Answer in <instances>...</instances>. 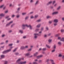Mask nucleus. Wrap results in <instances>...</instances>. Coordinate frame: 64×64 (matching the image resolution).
<instances>
[{
  "mask_svg": "<svg viewBox=\"0 0 64 64\" xmlns=\"http://www.w3.org/2000/svg\"><path fill=\"white\" fill-rule=\"evenodd\" d=\"M22 29H25V26H26L27 27H30V30H31V29H32V27L30 24L29 25H28L27 24H23L22 25Z\"/></svg>",
  "mask_w": 64,
  "mask_h": 64,
  "instance_id": "1",
  "label": "nucleus"
},
{
  "mask_svg": "<svg viewBox=\"0 0 64 64\" xmlns=\"http://www.w3.org/2000/svg\"><path fill=\"white\" fill-rule=\"evenodd\" d=\"M21 60V58L19 59L16 61V63L18 64H23L22 62L20 61Z\"/></svg>",
  "mask_w": 64,
  "mask_h": 64,
  "instance_id": "2",
  "label": "nucleus"
},
{
  "mask_svg": "<svg viewBox=\"0 0 64 64\" xmlns=\"http://www.w3.org/2000/svg\"><path fill=\"white\" fill-rule=\"evenodd\" d=\"M11 49H10L8 50H6L5 51L3 52H2V53L3 54H5V53H8V52H10V51H11Z\"/></svg>",
  "mask_w": 64,
  "mask_h": 64,
  "instance_id": "3",
  "label": "nucleus"
},
{
  "mask_svg": "<svg viewBox=\"0 0 64 64\" xmlns=\"http://www.w3.org/2000/svg\"><path fill=\"white\" fill-rule=\"evenodd\" d=\"M34 39H36L37 38V36H38V34H34Z\"/></svg>",
  "mask_w": 64,
  "mask_h": 64,
  "instance_id": "4",
  "label": "nucleus"
},
{
  "mask_svg": "<svg viewBox=\"0 0 64 64\" xmlns=\"http://www.w3.org/2000/svg\"><path fill=\"white\" fill-rule=\"evenodd\" d=\"M50 61L51 62V63H52V64H55V63L54 62V60H50Z\"/></svg>",
  "mask_w": 64,
  "mask_h": 64,
  "instance_id": "5",
  "label": "nucleus"
},
{
  "mask_svg": "<svg viewBox=\"0 0 64 64\" xmlns=\"http://www.w3.org/2000/svg\"><path fill=\"white\" fill-rule=\"evenodd\" d=\"M13 23V21L10 22L9 23L6 24V26H9V25H10L11 23Z\"/></svg>",
  "mask_w": 64,
  "mask_h": 64,
  "instance_id": "6",
  "label": "nucleus"
},
{
  "mask_svg": "<svg viewBox=\"0 0 64 64\" xmlns=\"http://www.w3.org/2000/svg\"><path fill=\"white\" fill-rule=\"evenodd\" d=\"M54 22L55 23H57L58 22V20L57 19H55L54 20Z\"/></svg>",
  "mask_w": 64,
  "mask_h": 64,
  "instance_id": "7",
  "label": "nucleus"
},
{
  "mask_svg": "<svg viewBox=\"0 0 64 64\" xmlns=\"http://www.w3.org/2000/svg\"><path fill=\"white\" fill-rule=\"evenodd\" d=\"M58 12H53L52 14V15H55V14H58Z\"/></svg>",
  "mask_w": 64,
  "mask_h": 64,
  "instance_id": "8",
  "label": "nucleus"
},
{
  "mask_svg": "<svg viewBox=\"0 0 64 64\" xmlns=\"http://www.w3.org/2000/svg\"><path fill=\"white\" fill-rule=\"evenodd\" d=\"M5 16V14H3V13H2L0 14V16H1L2 17H3Z\"/></svg>",
  "mask_w": 64,
  "mask_h": 64,
  "instance_id": "9",
  "label": "nucleus"
},
{
  "mask_svg": "<svg viewBox=\"0 0 64 64\" xmlns=\"http://www.w3.org/2000/svg\"><path fill=\"white\" fill-rule=\"evenodd\" d=\"M38 54V52H36V53H34V56H36V55Z\"/></svg>",
  "mask_w": 64,
  "mask_h": 64,
  "instance_id": "10",
  "label": "nucleus"
},
{
  "mask_svg": "<svg viewBox=\"0 0 64 64\" xmlns=\"http://www.w3.org/2000/svg\"><path fill=\"white\" fill-rule=\"evenodd\" d=\"M5 57V56L4 55H2L1 56V59H3V58H4Z\"/></svg>",
  "mask_w": 64,
  "mask_h": 64,
  "instance_id": "11",
  "label": "nucleus"
},
{
  "mask_svg": "<svg viewBox=\"0 0 64 64\" xmlns=\"http://www.w3.org/2000/svg\"><path fill=\"white\" fill-rule=\"evenodd\" d=\"M38 62L39 63H42V60H40L38 61Z\"/></svg>",
  "mask_w": 64,
  "mask_h": 64,
  "instance_id": "12",
  "label": "nucleus"
},
{
  "mask_svg": "<svg viewBox=\"0 0 64 64\" xmlns=\"http://www.w3.org/2000/svg\"><path fill=\"white\" fill-rule=\"evenodd\" d=\"M38 2H39V1L37 0V1H36L35 4V5H37V4H38Z\"/></svg>",
  "mask_w": 64,
  "mask_h": 64,
  "instance_id": "13",
  "label": "nucleus"
},
{
  "mask_svg": "<svg viewBox=\"0 0 64 64\" xmlns=\"http://www.w3.org/2000/svg\"><path fill=\"white\" fill-rule=\"evenodd\" d=\"M25 55H26V56H29V55H30V52H28V53H27Z\"/></svg>",
  "mask_w": 64,
  "mask_h": 64,
  "instance_id": "14",
  "label": "nucleus"
},
{
  "mask_svg": "<svg viewBox=\"0 0 64 64\" xmlns=\"http://www.w3.org/2000/svg\"><path fill=\"white\" fill-rule=\"evenodd\" d=\"M46 18L47 19H49V18H51V16H46Z\"/></svg>",
  "mask_w": 64,
  "mask_h": 64,
  "instance_id": "15",
  "label": "nucleus"
},
{
  "mask_svg": "<svg viewBox=\"0 0 64 64\" xmlns=\"http://www.w3.org/2000/svg\"><path fill=\"white\" fill-rule=\"evenodd\" d=\"M22 50H23V49H25V47L24 46H22L20 48Z\"/></svg>",
  "mask_w": 64,
  "mask_h": 64,
  "instance_id": "16",
  "label": "nucleus"
},
{
  "mask_svg": "<svg viewBox=\"0 0 64 64\" xmlns=\"http://www.w3.org/2000/svg\"><path fill=\"white\" fill-rule=\"evenodd\" d=\"M46 46L47 47V48H50V46H49L47 44L46 45Z\"/></svg>",
  "mask_w": 64,
  "mask_h": 64,
  "instance_id": "17",
  "label": "nucleus"
},
{
  "mask_svg": "<svg viewBox=\"0 0 64 64\" xmlns=\"http://www.w3.org/2000/svg\"><path fill=\"white\" fill-rule=\"evenodd\" d=\"M52 3V2L50 1L47 4V5H49V4H51Z\"/></svg>",
  "mask_w": 64,
  "mask_h": 64,
  "instance_id": "18",
  "label": "nucleus"
},
{
  "mask_svg": "<svg viewBox=\"0 0 64 64\" xmlns=\"http://www.w3.org/2000/svg\"><path fill=\"white\" fill-rule=\"evenodd\" d=\"M20 17V15L19 14H18L16 16V17L17 18H19Z\"/></svg>",
  "mask_w": 64,
  "mask_h": 64,
  "instance_id": "19",
  "label": "nucleus"
},
{
  "mask_svg": "<svg viewBox=\"0 0 64 64\" xmlns=\"http://www.w3.org/2000/svg\"><path fill=\"white\" fill-rule=\"evenodd\" d=\"M60 41H64V38H62L60 40Z\"/></svg>",
  "mask_w": 64,
  "mask_h": 64,
  "instance_id": "20",
  "label": "nucleus"
},
{
  "mask_svg": "<svg viewBox=\"0 0 64 64\" xmlns=\"http://www.w3.org/2000/svg\"><path fill=\"white\" fill-rule=\"evenodd\" d=\"M41 26V24H39L37 26V27H40Z\"/></svg>",
  "mask_w": 64,
  "mask_h": 64,
  "instance_id": "21",
  "label": "nucleus"
},
{
  "mask_svg": "<svg viewBox=\"0 0 64 64\" xmlns=\"http://www.w3.org/2000/svg\"><path fill=\"white\" fill-rule=\"evenodd\" d=\"M38 17V15H36L34 17L35 18H37Z\"/></svg>",
  "mask_w": 64,
  "mask_h": 64,
  "instance_id": "22",
  "label": "nucleus"
},
{
  "mask_svg": "<svg viewBox=\"0 0 64 64\" xmlns=\"http://www.w3.org/2000/svg\"><path fill=\"white\" fill-rule=\"evenodd\" d=\"M58 40H61V38L60 37H58Z\"/></svg>",
  "mask_w": 64,
  "mask_h": 64,
  "instance_id": "23",
  "label": "nucleus"
},
{
  "mask_svg": "<svg viewBox=\"0 0 64 64\" xmlns=\"http://www.w3.org/2000/svg\"><path fill=\"white\" fill-rule=\"evenodd\" d=\"M19 31L20 32V33H23V31L21 30H19Z\"/></svg>",
  "mask_w": 64,
  "mask_h": 64,
  "instance_id": "24",
  "label": "nucleus"
},
{
  "mask_svg": "<svg viewBox=\"0 0 64 64\" xmlns=\"http://www.w3.org/2000/svg\"><path fill=\"white\" fill-rule=\"evenodd\" d=\"M39 29H36L35 31L36 32H37L38 31V30H39Z\"/></svg>",
  "mask_w": 64,
  "mask_h": 64,
  "instance_id": "25",
  "label": "nucleus"
},
{
  "mask_svg": "<svg viewBox=\"0 0 64 64\" xmlns=\"http://www.w3.org/2000/svg\"><path fill=\"white\" fill-rule=\"evenodd\" d=\"M4 5H2L0 6V8H3V7H4Z\"/></svg>",
  "mask_w": 64,
  "mask_h": 64,
  "instance_id": "26",
  "label": "nucleus"
},
{
  "mask_svg": "<svg viewBox=\"0 0 64 64\" xmlns=\"http://www.w3.org/2000/svg\"><path fill=\"white\" fill-rule=\"evenodd\" d=\"M26 64V61L22 62V64Z\"/></svg>",
  "mask_w": 64,
  "mask_h": 64,
  "instance_id": "27",
  "label": "nucleus"
},
{
  "mask_svg": "<svg viewBox=\"0 0 64 64\" xmlns=\"http://www.w3.org/2000/svg\"><path fill=\"white\" fill-rule=\"evenodd\" d=\"M57 22H55L54 23V26H56V25H57Z\"/></svg>",
  "mask_w": 64,
  "mask_h": 64,
  "instance_id": "28",
  "label": "nucleus"
},
{
  "mask_svg": "<svg viewBox=\"0 0 64 64\" xmlns=\"http://www.w3.org/2000/svg\"><path fill=\"white\" fill-rule=\"evenodd\" d=\"M61 32L63 33L64 32V30L63 29H62L61 30Z\"/></svg>",
  "mask_w": 64,
  "mask_h": 64,
  "instance_id": "29",
  "label": "nucleus"
},
{
  "mask_svg": "<svg viewBox=\"0 0 64 64\" xmlns=\"http://www.w3.org/2000/svg\"><path fill=\"white\" fill-rule=\"evenodd\" d=\"M33 64H38V63L37 62H33Z\"/></svg>",
  "mask_w": 64,
  "mask_h": 64,
  "instance_id": "30",
  "label": "nucleus"
},
{
  "mask_svg": "<svg viewBox=\"0 0 64 64\" xmlns=\"http://www.w3.org/2000/svg\"><path fill=\"white\" fill-rule=\"evenodd\" d=\"M58 44L59 45H61V42H58Z\"/></svg>",
  "mask_w": 64,
  "mask_h": 64,
  "instance_id": "31",
  "label": "nucleus"
},
{
  "mask_svg": "<svg viewBox=\"0 0 64 64\" xmlns=\"http://www.w3.org/2000/svg\"><path fill=\"white\" fill-rule=\"evenodd\" d=\"M51 41H52V40L49 39L48 40V42L49 43H50V42H51Z\"/></svg>",
  "mask_w": 64,
  "mask_h": 64,
  "instance_id": "32",
  "label": "nucleus"
},
{
  "mask_svg": "<svg viewBox=\"0 0 64 64\" xmlns=\"http://www.w3.org/2000/svg\"><path fill=\"white\" fill-rule=\"evenodd\" d=\"M28 18H29V16H28L26 17L25 18V20H27V19H28Z\"/></svg>",
  "mask_w": 64,
  "mask_h": 64,
  "instance_id": "33",
  "label": "nucleus"
},
{
  "mask_svg": "<svg viewBox=\"0 0 64 64\" xmlns=\"http://www.w3.org/2000/svg\"><path fill=\"white\" fill-rule=\"evenodd\" d=\"M15 54L16 55H18L19 54V53L18 52H16L15 53Z\"/></svg>",
  "mask_w": 64,
  "mask_h": 64,
  "instance_id": "34",
  "label": "nucleus"
},
{
  "mask_svg": "<svg viewBox=\"0 0 64 64\" xmlns=\"http://www.w3.org/2000/svg\"><path fill=\"white\" fill-rule=\"evenodd\" d=\"M62 55L61 54H60L58 55V57H62Z\"/></svg>",
  "mask_w": 64,
  "mask_h": 64,
  "instance_id": "35",
  "label": "nucleus"
},
{
  "mask_svg": "<svg viewBox=\"0 0 64 64\" xmlns=\"http://www.w3.org/2000/svg\"><path fill=\"white\" fill-rule=\"evenodd\" d=\"M22 14L23 15H25L26 14V12H24L22 13Z\"/></svg>",
  "mask_w": 64,
  "mask_h": 64,
  "instance_id": "36",
  "label": "nucleus"
},
{
  "mask_svg": "<svg viewBox=\"0 0 64 64\" xmlns=\"http://www.w3.org/2000/svg\"><path fill=\"white\" fill-rule=\"evenodd\" d=\"M24 48H25H25H28V46H26L25 47H24Z\"/></svg>",
  "mask_w": 64,
  "mask_h": 64,
  "instance_id": "37",
  "label": "nucleus"
},
{
  "mask_svg": "<svg viewBox=\"0 0 64 64\" xmlns=\"http://www.w3.org/2000/svg\"><path fill=\"white\" fill-rule=\"evenodd\" d=\"M7 63H8V62H7V61H5L4 64H7Z\"/></svg>",
  "mask_w": 64,
  "mask_h": 64,
  "instance_id": "38",
  "label": "nucleus"
},
{
  "mask_svg": "<svg viewBox=\"0 0 64 64\" xmlns=\"http://www.w3.org/2000/svg\"><path fill=\"white\" fill-rule=\"evenodd\" d=\"M60 8H61V7L60 6H59L58 8H57V10H59L60 9Z\"/></svg>",
  "mask_w": 64,
  "mask_h": 64,
  "instance_id": "39",
  "label": "nucleus"
},
{
  "mask_svg": "<svg viewBox=\"0 0 64 64\" xmlns=\"http://www.w3.org/2000/svg\"><path fill=\"white\" fill-rule=\"evenodd\" d=\"M32 50V48H30L29 49H28V51H31V50Z\"/></svg>",
  "mask_w": 64,
  "mask_h": 64,
  "instance_id": "40",
  "label": "nucleus"
},
{
  "mask_svg": "<svg viewBox=\"0 0 64 64\" xmlns=\"http://www.w3.org/2000/svg\"><path fill=\"white\" fill-rule=\"evenodd\" d=\"M55 51V49H54V50H52V52H54Z\"/></svg>",
  "mask_w": 64,
  "mask_h": 64,
  "instance_id": "41",
  "label": "nucleus"
},
{
  "mask_svg": "<svg viewBox=\"0 0 64 64\" xmlns=\"http://www.w3.org/2000/svg\"><path fill=\"white\" fill-rule=\"evenodd\" d=\"M58 36H59V34H56V37H57Z\"/></svg>",
  "mask_w": 64,
  "mask_h": 64,
  "instance_id": "42",
  "label": "nucleus"
},
{
  "mask_svg": "<svg viewBox=\"0 0 64 64\" xmlns=\"http://www.w3.org/2000/svg\"><path fill=\"white\" fill-rule=\"evenodd\" d=\"M56 45H54V49H56Z\"/></svg>",
  "mask_w": 64,
  "mask_h": 64,
  "instance_id": "43",
  "label": "nucleus"
},
{
  "mask_svg": "<svg viewBox=\"0 0 64 64\" xmlns=\"http://www.w3.org/2000/svg\"><path fill=\"white\" fill-rule=\"evenodd\" d=\"M46 50V48H44L42 49V50H43V51H45V50Z\"/></svg>",
  "mask_w": 64,
  "mask_h": 64,
  "instance_id": "44",
  "label": "nucleus"
},
{
  "mask_svg": "<svg viewBox=\"0 0 64 64\" xmlns=\"http://www.w3.org/2000/svg\"><path fill=\"white\" fill-rule=\"evenodd\" d=\"M16 50H17V48L14 49V50L13 51V52H15V51H16Z\"/></svg>",
  "mask_w": 64,
  "mask_h": 64,
  "instance_id": "45",
  "label": "nucleus"
},
{
  "mask_svg": "<svg viewBox=\"0 0 64 64\" xmlns=\"http://www.w3.org/2000/svg\"><path fill=\"white\" fill-rule=\"evenodd\" d=\"M36 58H38V59H39V58H40V56H37L36 57Z\"/></svg>",
  "mask_w": 64,
  "mask_h": 64,
  "instance_id": "46",
  "label": "nucleus"
},
{
  "mask_svg": "<svg viewBox=\"0 0 64 64\" xmlns=\"http://www.w3.org/2000/svg\"><path fill=\"white\" fill-rule=\"evenodd\" d=\"M55 2H56V1L55 0H54L53 2V4H54V3H55Z\"/></svg>",
  "mask_w": 64,
  "mask_h": 64,
  "instance_id": "47",
  "label": "nucleus"
},
{
  "mask_svg": "<svg viewBox=\"0 0 64 64\" xmlns=\"http://www.w3.org/2000/svg\"><path fill=\"white\" fill-rule=\"evenodd\" d=\"M37 22H40L41 21V20H37Z\"/></svg>",
  "mask_w": 64,
  "mask_h": 64,
  "instance_id": "48",
  "label": "nucleus"
},
{
  "mask_svg": "<svg viewBox=\"0 0 64 64\" xmlns=\"http://www.w3.org/2000/svg\"><path fill=\"white\" fill-rule=\"evenodd\" d=\"M34 18V17H33V16H31L30 17V18H31V19H32V18Z\"/></svg>",
  "mask_w": 64,
  "mask_h": 64,
  "instance_id": "49",
  "label": "nucleus"
},
{
  "mask_svg": "<svg viewBox=\"0 0 64 64\" xmlns=\"http://www.w3.org/2000/svg\"><path fill=\"white\" fill-rule=\"evenodd\" d=\"M12 45H13V44H10L9 45V46H12Z\"/></svg>",
  "mask_w": 64,
  "mask_h": 64,
  "instance_id": "50",
  "label": "nucleus"
},
{
  "mask_svg": "<svg viewBox=\"0 0 64 64\" xmlns=\"http://www.w3.org/2000/svg\"><path fill=\"white\" fill-rule=\"evenodd\" d=\"M20 8H18V11H19L20 10Z\"/></svg>",
  "mask_w": 64,
  "mask_h": 64,
  "instance_id": "51",
  "label": "nucleus"
},
{
  "mask_svg": "<svg viewBox=\"0 0 64 64\" xmlns=\"http://www.w3.org/2000/svg\"><path fill=\"white\" fill-rule=\"evenodd\" d=\"M49 61V59H48L46 60V62H48V61Z\"/></svg>",
  "mask_w": 64,
  "mask_h": 64,
  "instance_id": "52",
  "label": "nucleus"
},
{
  "mask_svg": "<svg viewBox=\"0 0 64 64\" xmlns=\"http://www.w3.org/2000/svg\"><path fill=\"white\" fill-rule=\"evenodd\" d=\"M40 56V58L41 57H43L42 55H40V56Z\"/></svg>",
  "mask_w": 64,
  "mask_h": 64,
  "instance_id": "53",
  "label": "nucleus"
},
{
  "mask_svg": "<svg viewBox=\"0 0 64 64\" xmlns=\"http://www.w3.org/2000/svg\"><path fill=\"white\" fill-rule=\"evenodd\" d=\"M23 38L25 39V38H26V36H24L23 37Z\"/></svg>",
  "mask_w": 64,
  "mask_h": 64,
  "instance_id": "54",
  "label": "nucleus"
},
{
  "mask_svg": "<svg viewBox=\"0 0 64 64\" xmlns=\"http://www.w3.org/2000/svg\"><path fill=\"white\" fill-rule=\"evenodd\" d=\"M15 16V15H12V17H14Z\"/></svg>",
  "mask_w": 64,
  "mask_h": 64,
  "instance_id": "55",
  "label": "nucleus"
},
{
  "mask_svg": "<svg viewBox=\"0 0 64 64\" xmlns=\"http://www.w3.org/2000/svg\"><path fill=\"white\" fill-rule=\"evenodd\" d=\"M52 21H50L49 22V23L51 24L52 23Z\"/></svg>",
  "mask_w": 64,
  "mask_h": 64,
  "instance_id": "56",
  "label": "nucleus"
},
{
  "mask_svg": "<svg viewBox=\"0 0 64 64\" xmlns=\"http://www.w3.org/2000/svg\"><path fill=\"white\" fill-rule=\"evenodd\" d=\"M11 19V18H8V21L9 20H10Z\"/></svg>",
  "mask_w": 64,
  "mask_h": 64,
  "instance_id": "57",
  "label": "nucleus"
},
{
  "mask_svg": "<svg viewBox=\"0 0 64 64\" xmlns=\"http://www.w3.org/2000/svg\"><path fill=\"white\" fill-rule=\"evenodd\" d=\"M8 17H9V16H6V18H8Z\"/></svg>",
  "mask_w": 64,
  "mask_h": 64,
  "instance_id": "58",
  "label": "nucleus"
},
{
  "mask_svg": "<svg viewBox=\"0 0 64 64\" xmlns=\"http://www.w3.org/2000/svg\"><path fill=\"white\" fill-rule=\"evenodd\" d=\"M14 24H13L11 26V27H13V26H14Z\"/></svg>",
  "mask_w": 64,
  "mask_h": 64,
  "instance_id": "59",
  "label": "nucleus"
},
{
  "mask_svg": "<svg viewBox=\"0 0 64 64\" xmlns=\"http://www.w3.org/2000/svg\"><path fill=\"white\" fill-rule=\"evenodd\" d=\"M46 28L47 30H48V27H46Z\"/></svg>",
  "mask_w": 64,
  "mask_h": 64,
  "instance_id": "60",
  "label": "nucleus"
},
{
  "mask_svg": "<svg viewBox=\"0 0 64 64\" xmlns=\"http://www.w3.org/2000/svg\"><path fill=\"white\" fill-rule=\"evenodd\" d=\"M41 30H43V27H42L41 28Z\"/></svg>",
  "mask_w": 64,
  "mask_h": 64,
  "instance_id": "61",
  "label": "nucleus"
},
{
  "mask_svg": "<svg viewBox=\"0 0 64 64\" xmlns=\"http://www.w3.org/2000/svg\"><path fill=\"white\" fill-rule=\"evenodd\" d=\"M44 37H47V35L46 34L44 35Z\"/></svg>",
  "mask_w": 64,
  "mask_h": 64,
  "instance_id": "62",
  "label": "nucleus"
},
{
  "mask_svg": "<svg viewBox=\"0 0 64 64\" xmlns=\"http://www.w3.org/2000/svg\"><path fill=\"white\" fill-rule=\"evenodd\" d=\"M62 59H64V55L62 56Z\"/></svg>",
  "mask_w": 64,
  "mask_h": 64,
  "instance_id": "63",
  "label": "nucleus"
},
{
  "mask_svg": "<svg viewBox=\"0 0 64 64\" xmlns=\"http://www.w3.org/2000/svg\"><path fill=\"white\" fill-rule=\"evenodd\" d=\"M62 20L63 21H64V18H62Z\"/></svg>",
  "mask_w": 64,
  "mask_h": 64,
  "instance_id": "64",
  "label": "nucleus"
}]
</instances>
